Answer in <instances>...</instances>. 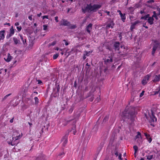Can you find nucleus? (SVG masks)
Segmentation results:
<instances>
[{
    "label": "nucleus",
    "instance_id": "1",
    "mask_svg": "<svg viewBox=\"0 0 160 160\" xmlns=\"http://www.w3.org/2000/svg\"><path fill=\"white\" fill-rule=\"evenodd\" d=\"M121 116L124 121L131 124L133 122L135 116L134 108L127 106L124 111L122 112Z\"/></svg>",
    "mask_w": 160,
    "mask_h": 160
},
{
    "label": "nucleus",
    "instance_id": "2",
    "mask_svg": "<svg viewBox=\"0 0 160 160\" xmlns=\"http://www.w3.org/2000/svg\"><path fill=\"white\" fill-rule=\"evenodd\" d=\"M101 7V5L100 4H94L92 5L90 3L89 4H87V6L84 8H82V11L84 13H85L86 12H95L100 8Z\"/></svg>",
    "mask_w": 160,
    "mask_h": 160
},
{
    "label": "nucleus",
    "instance_id": "3",
    "mask_svg": "<svg viewBox=\"0 0 160 160\" xmlns=\"http://www.w3.org/2000/svg\"><path fill=\"white\" fill-rule=\"evenodd\" d=\"M22 136L20 135V134L18 135L17 132H14L12 135V138H11L9 140L8 139V143L9 145H11L12 146H14L16 144V143H15V141L20 138Z\"/></svg>",
    "mask_w": 160,
    "mask_h": 160
},
{
    "label": "nucleus",
    "instance_id": "4",
    "mask_svg": "<svg viewBox=\"0 0 160 160\" xmlns=\"http://www.w3.org/2000/svg\"><path fill=\"white\" fill-rule=\"evenodd\" d=\"M149 115L150 117L149 119V122L150 123V124L153 127H155V123L157 121V118L155 116L153 112H152L151 113L149 114Z\"/></svg>",
    "mask_w": 160,
    "mask_h": 160
},
{
    "label": "nucleus",
    "instance_id": "5",
    "mask_svg": "<svg viewBox=\"0 0 160 160\" xmlns=\"http://www.w3.org/2000/svg\"><path fill=\"white\" fill-rule=\"evenodd\" d=\"M106 64H108L112 62V56L111 55H108L107 57H106L104 60Z\"/></svg>",
    "mask_w": 160,
    "mask_h": 160
},
{
    "label": "nucleus",
    "instance_id": "6",
    "mask_svg": "<svg viewBox=\"0 0 160 160\" xmlns=\"http://www.w3.org/2000/svg\"><path fill=\"white\" fill-rule=\"evenodd\" d=\"M137 133V134L135 136V139L137 140V142L140 144L142 142V138L141 133L140 132H138Z\"/></svg>",
    "mask_w": 160,
    "mask_h": 160
},
{
    "label": "nucleus",
    "instance_id": "7",
    "mask_svg": "<svg viewBox=\"0 0 160 160\" xmlns=\"http://www.w3.org/2000/svg\"><path fill=\"white\" fill-rule=\"evenodd\" d=\"M114 25V23L111 20H109L107 24L106 27V28L107 29H108L110 28H112Z\"/></svg>",
    "mask_w": 160,
    "mask_h": 160
},
{
    "label": "nucleus",
    "instance_id": "8",
    "mask_svg": "<svg viewBox=\"0 0 160 160\" xmlns=\"http://www.w3.org/2000/svg\"><path fill=\"white\" fill-rule=\"evenodd\" d=\"M150 77V76L148 75H147L144 77L142 82V84L143 85H145L148 82Z\"/></svg>",
    "mask_w": 160,
    "mask_h": 160
},
{
    "label": "nucleus",
    "instance_id": "9",
    "mask_svg": "<svg viewBox=\"0 0 160 160\" xmlns=\"http://www.w3.org/2000/svg\"><path fill=\"white\" fill-rule=\"evenodd\" d=\"M68 142V136L65 135L61 140V142L62 145L64 147L67 144Z\"/></svg>",
    "mask_w": 160,
    "mask_h": 160
},
{
    "label": "nucleus",
    "instance_id": "10",
    "mask_svg": "<svg viewBox=\"0 0 160 160\" xmlns=\"http://www.w3.org/2000/svg\"><path fill=\"white\" fill-rule=\"evenodd\" d=\"M118 12L119 13L120 15L121 19L123 22H125V20L126 18V15L125 13L122 14L120 10H118Z\"/></svg>",
    "mask_w": 160,
    "mask_h": 160
},
{
    "label": "nucleus",
    "instance_id": "11",
    "mask_svg": "<svg viewBox=\"0 0 160 160\" xmlns=\"http://www.w3.org/2000/svg\"><path fill=\"white\" fill-rule=\"evenodd\" d=\"M144 134L149 143H151L152 140V139L150 135L148 134L147 132L144 133Z\"/></svg>",
    "mask_w": 160,
    "mask_h": 160
},
{
    "label": "nucleus",
    "instance_id": "12",
    "mask_svg": "<svg viewBox=\"0 0 160 160\" xmlns=\"http://www.w3.org/2000/svg\"><path fill=\"white\" fill-rule=\"evenodd\" d=\"M12 57L10 55L9 53H8L7 56L4 58V59L6 61L9 62L12 59Z\"/></svg>",
    "mask_w": 160,
    "mask_h": 160
},
{
    "label": "nucleus",
    "instance_id": "13",
    "mask_svg": "<svg viewBox=\"0 0 160 160\" xmlns=\"http://www.w3.org/2000/svg\"><path fill=\"white\" fill-rule=\"evenodd\" d=\"M92 24L89 23L86 27V30L89 33H90L91 30L92 29Z\"/></svg>",
    "mask_w": 160,
    "mask_h": 160
},
{
    "label": "nucleus",
    "instance_id": "14",
    "mask_svg": "<svg viewBox=\"0 0 160 160\" xmlns=\"http://www.w3.org/2000/svg\"><path fill=\"white\" fill-rule=\"evenodd\" d=\"M139 22H140L139 21L137 20L135 21L134 22L132 23V25L130 27L131 30L132 31L133 29L135 28L136 25L138 24Z\"/></svg>",
    "mask_w": 160,
    "mask_h": 160
},
{
    "label": "nucleus",
    "instance_id": "15",
    "mask_svg": "<svg viewBox=\"0 0 160 160\" xmlns=\"http://www.w3.org/2000/svg\"><path fill=\"white\" fill-rule=\"evenodd\" d=\"M61 25L65 26H68L70 25V22L65 19H63Z\"/></svg>",
    "mask_w": 160,
    "mask_h": 160
},
{
    "label": "nucleus",
    "instance_id": "16",
    "mask_svg": "<svg viewBox=\"0 0 160 160\" xmlns=\"http://www.w3.org/2000/svg\"><path fill=\"white\" fill-rule=\"evenodd\" d=\"M120 43L118 42H116L114 44V47L115 51L119 50Z\"/></svg>",
    "mask_w": 160,
    "mask_h": 160
},
{
    "label": "nucleus",
    "instance_id": "17",
    "mask_svg": "<svg viewBox=\"0 0 160 160\" xmlns=\"http://www.w3.org/2000/svg\"><path fill=\"white\" fill-rule=\"evenodd\" d=\"M154 19L153 16L152 17H149L148 19V23L150 25H152L153 24V21Z\"/></svg>",
    "mask_w": 160,
    "mask_h": 160
},
{
    "label": "nucleus",
    "instance_id": "18",
    "mask_svg": "<svg viewBox=\"0 0 160 160\" xmlns=\"http://www.w3.org/2000/svg\"><path fill=\"white\" fill-rule=\"evenodd\" d=\"M159 81H160V74L155 76L153 79L154 82H157Z\"/></svg>",
    "mask_w": 160,
    "mask_h": 160
},
{
    "label": "nucleus",
    "instance_id": "19",
    "mask_svg": "<svg viewBox=\"0 0 160 160\" xmlns=\"http://www.w3.org/2000/svg\"><path fill=\"white\" fill-rule=\"evenodd\" d=\"M14 32L15 30L14 29L13 26H12L10 29V33L9 34V37L12 36L14 33Z\"/></svg>",
    "mask_w": 160,
    "mask_h": 160
},
{
    "label": "nucleus",
    "instance_id": "20",
    "mask_svg": "<svg viewBox=\"0 0 160 160\" xmlns=\"http://www.w3.org/2000/svg\"><path fill=\"white\" fill-rule=\"evenodd\" d=\"M154 95H156L159 93V96L160 97V86H159L154 92Z\"/></svg>",
    "mask_w": 160,
    "mask_h": 160
},
{
    "label": "nucleus",
    "instance_id": "21",
    "mask_svg": "<svg viewBox=\"0 0 160 160\" xmlns=\"http://www.w3.org/2000/svg\"><path fill=\"white\" fill-rule=\"evenodd\" d=\"M157 47H158L157 45H156L153 46V48H152V55H154V54L155 53V51L157 48Z\"/></svg>",
    "mask_w": 160,
    "mask_h": 160
},
{
    "label": "nucleus",
    "instance_id": "22",
    "mask_svg": "<svg viewBox=\"0 0 160 160\" xmlns=\"http://www.w3.org/2000/svg\"><path fill=\"white\" fill-rule=\"evenodd\" d=\"M4 32L3 31H0V40L3 39L4 38Z\"/></svg>",
    "mask_w": 160,
    "mask_h": 160
},
{
    "label": "nucleus",
    "instance_id": "23",
    "mask_svg": "<svg viewBox=\"0 0 160 160\" xmlns=\"http://www.w3.org/2000/svg\"><path fill=\"white\" fill-rule=\"evenodd\" d=\"M19 35L20 37V39H21V40H22V42H23V44H24L25 42H26V39L25 38L24 39L23 38V37L22 36V35H21V34H19Z\"/></svg>",
    "mask_w": 160,
    "mask_h": 160
},
{
    "label": "nucleus",
    "instance_id": "24",
    "mask_svg": "<svg viewBox=\"0 0 160 160\" xmlns=\"http://www.w3.org/2000/svg\"><path fill=\"white\" fill-rule=\"evenodd\" d=\"M13 40L14 42V43L15 44H17L18 43H19L20 42V41L19 40H18L16 38L14 37L13 38Z\"/></svg>",
    "mask_w": 160,
    "mask_h": 160
},
{
    "label": "nucleus",
    "instance_id": "25",
    "mask_svg": "<svg viewBox=\"0 0 160 160\" xmlns=\"http://www.w3.org/2000/svg\"><path fill=\"white\" fill-rule=\"evenodd\" d=\"M149 16V14H148L147 15L142 16L141 18V19H144L145 20H148V18Z\"/></svg>",
    "mask_w": 160,
    "mask_h": 160
},
{
    "label": "nucleus",
    "instance_id": "26",
    "mask_svg": "<svg viewBox=\"0 0 160 160\" xmlns=\"http://www.w3.org/2000/svg\"><path fill=\"white\" fill-rule=\"evenodd\" d=\"M133 149L135 151V154L137 152V151L138 150V147L137 146H136V145L134 146L133 147Z\"/></svg>",
    "mask_w": 160,
    "mask_h": 160
},
{
    "label": "nucleus",
    "instance_id": "27",
    "mask_svg": "<svg viewBox=\"0 0 160 160\" xmlns=\"http://www.w3.org/2000/svg\"><path fill=\"white\" fill-rule=\"evenodd\" d=\"M59 56V54L58 53H56L53 55V59H56Z\"/></svg>",
    "mask_w": 160,
    "mask_h": 160
},
{
    "label": "nucleus",
    "instance_id": "28",
    "mask_svg": "<svg viewBox=\"0 0 160 160\" xmlns=\"http://www.w3.org/2000/svg\"><path fill=\"white\" fill-rule=\"evenodd\" d=\"M34 100L35 102V103L36 104H38L39 102V100L38 97H35L34 98Z\"/></svg>",
    "mask_w": 160,
    "mask_h": 160
},
{
    "label": "nucleus",
    "instance_id": "29",
    "mask_svg": "<svg viewBox=\"0 0 160 160\" xmlns=\"http://www.w3.org/2000/svg\"><path fill=\"white\" fill-rule=\"evenodd\" d=\"M16 28L18 30V32H20L21 31L22 28V27L20 25L19 26L17 27Z\"/></svg>",
    "mask_w": 160,
    "mask_h": 160
},
{
    "label": "nucleus",
    "instance_id": "30",
    "mask_svg": "<svg viewBox=\"0 0 160 160\" xmlns=\"http://www.w3.org/2000/svg\"><path fill=\"white\" fill-rule=\"evenodd\" d=\"M11 93H9L7 95H6L3 98L2 100H6L8 97L9 96L11 95Z\"/></svg>",
    "mask_w": 160,
    "mask_h": 160
},
{
    "label": "nucleus",
    "instance_id": "31",
    "mask_svg": "<svg viewBox=\"0 0 160 160\" xmlns=\"http://www.w3.org/2000/svg\"><path fill=\"white\" fill-rule=\"evenodd\" d=\"M109 116L108 115L106 116L103 119V122H106L108 119Z\"/></svg>",
    "mask_w": 160,
    "mask_h": 160
},
{
    "label": "nucleus",
    "instance_id": "32",
    "mask_svg": "<svg viewBox=\"0 0 160 160\" xmlns=\"http://www.w3.org/2000/svg\"><path fill=\"white\" fill-rule=\"evenodd\" d=\"M84 54L87 56H88L90 54V52L85 51L84 52Z\"/></svg>",
    "mask_w": 160,
    "mask_h": 160
},
{
    "label": "nucleus",
    "instance_id": "33",
    "mask_svg": "<svg viewBox=\"0 0 160 160\" xmlns=\"http://www.w3.org/2000/svg\"><path fill=\"white\" fill-rule=\"evenodd\" d=\"M153 156L152 155H150L147 157V159L149 160L152 159L153 158Z\"/></svg>",
    "mask_w": 160,
    "mask_h": 160
},
{
    "label": "nucleus",
    "instance_id": "34",
    "mask_svg": "<svg viewBox=\"0 0 160 160\" xmlns=\"http://www.w3.org/2000/svg\"><path fill=\"white\" fill-rule=\"evenodd\" d=\"M43 29L44 30H46L47 29L48 26L46 25H43Z\"/></svg>",
    "mask_w": 160,
    "mask_h": 160
},
{
    "label": "nucleus",
    "instance_id": "35",
    "mask_svg": "<svg viewBox=\"0 0 160 160\" xmlns=\"http://www.w3.org/2000/svg\"><path fill=\"white\" fill-rule=\"evenodd\" d=\"M75 127H73L72 129L71 130V132H73V134L75 135L76 132L74 131V129H75Z\"/></svg>",
    "mask_w": 160,
    "mask_h": 160
},
{
    "label": "nucleus",
    "instance_id": "36",
    "mask_svg": "<svg viewBox=\"0 0 160 160\" xmlns=\"http://www.w3.org/2000/svg\"><path fill=\"white\" fill-rule=\"evenodd\" d=\"M144 92H145L144 91H142L141 93L140 94V95H139L140 97H142L144 95Z\"/></svg>",
    "mask_w": 160,
    "mask_h": 160
},
{
    "label": "nucleus",
    "instance_id": "37",
    "mask_svg": "<svg viewBox=\"0 0 160 160\" xmlns=\"http://www.w3.org/2000/svg\"><path fill=\"white\" fill-rule=\"evenodd\" d=\"M103 11L105 13H107V15H108V16H110V12H109V11H107V10H104V11Z\"/></svg>",
    "mask_w": 160,
    "mask_h": 160
},
{
    "label": "nucleus",
    "instance_id": "38",
    "mask_svg": "<svg viewBox=\"0 0 160 160\" xmlns=\"http://www.w3.org/2000/svg\"><path fill=\"white\" fill-rule=\"evenodd\" d=\"M42 19H44L45 18H47V19L48 18V16H47V15L44 16H42Z\"/></svg>",
    "mask_w": 160,
    "mask_h": 160
},
{
    "label": "nucleus",
    "instance_id": "39",
    "mask_svg": "<svg viewBox=\"0 0 160 160\" xmlns=\"http://www.w3.org/2000/svg\"><path fill=\"white\" fill-rule=\"evenodd\" d=\"M64 155V152H62L61 153H60L58 154V156H63Z\"/></svg>",
    "mask_w": 160,
    "mask_h": 160
},
{
    "label": "nucleus",
    "instance_id": "40",
    "mask_svg": "<svg viewBox=\"0 0 160 160\" xmlns=\"http://www.w3.org/2000/svg\"><path fill=\"white\" fill-rule=\"evenodd\" d=\"M19 23L18 22H16V23H15V25L16 26V27H17V26H19Z\"/></svg>",
    "mask_w": 160,
    "mask_h": 160
},
{
    "label": "nucleus",
    "instance_id": "41",
    "mask_svg": "<svg viewBox=\"0 0 160 160\" xmlns=\"http://www.w3.org/2000/svg\"><path fill=\"white\" fill-rule=\"evenodd\" d=\"M43 158L40 157H38L36 160H42Z\"/></svg>",
    "mask_w": 160,
    "mask_h": 160
},
{
    "label": "nucleus",
    "instance_id": "42",
    "mask_svg": "<svg viewBox=\"0 0 160 160\" xmlns=\"http://www.w3.org/2000/svg\"><path fill=\"white\" fill-rule=\"evenodd\" d=\"M37 82H38V84H41L42 83V81L38 79L37 80Z\"/></svg>",
    "mask_w": 160,
    "mask_h": 160
},
{
    "label": "nucleus",
    "instance_id": "43",
    "mask_svg": "<svg viewBox=\"0 0 160 160\" xmlns=\"http://www.w3.org/2000/svg\"><path fill=\"white\" fill-rule=\"evenodd\" d=\"M76 26L75 25H73L70 27V28L71 29H74L76 28Z\"/></svg>",
    "mask_w": 160,
    "mask_h": 160
},
{
    "label": "nucleus",
    "instance_id": "44",
    "mask_svg": "<svg viewBox=\"0 0 160 160\" xmlns=\"http://www.w3.org/2000/svg\"><path fill=\"white\" fill-rule=\"evenodd\" d=\"M118 156V158L120 159H122V158H121L122 154H121L119 153V155Z\"/></svg>",
    "mask_w": 160,
    "mask_h": 160
},
{
    "label": "nucleus",
    "instance_id": "45",
    "mask_svg": "<svg viewBox=\"0 0 160 160\" xmlns=\"http://www.w3.org/2000/svg\"><path fill=\"white\" fill-rule=\"evenodd\" d=\"M58 17H55V20L56 21V22H58Z\"/></svg>",
    "mask_w": 160,
    "mask_h": 160
},
{
    "label": "nucleus",
    "instance_id": "46",
    "mask_svg": "<svg viewBox=\"0 0 160 160\" xmlns=\"http://www.w3.org/2000/svg\"><path fill=\"white\" fill-rule=\"evenodd\" d=\"M57 91L58 92L60 89V87L59 85H58L57 88Z\"/></svg>",
    "mask_w": 160,
    "mask_h": 160
},
{
    "label": "nucleus",
    "instance_id": "47",
    "mask_svg": "<svg viewBox=\"0 0 160 160\" xmlns=\"http://www.w3.org/2000/svg\"><path fill=\"white\" fill-rule=\"evenodd\" d=\"M28 18L29 20H30L31 21H32V15L29 16L28 17Z\"/></svg>",
    "mask_w": 160,
    "mask_h": 160
},
{
    "label": "nucleus",
    "instance_id": "48",
    "mask_svg": "<svg viewBox=\"0 0 160 160\" xmlns=\"http://www.w3.org/2000/svg\"><path fill=\"white\" fill-rule=\"evenodd\" d=\"M63 41H64L65 42V44L67 46V45H68V43L66 42V40H63Z\"/></svg>",
    "mask_w": 160,
    "mask_h": 160
},
{
    "label": "nucleus",
    "instance_id": "49",
    "mask_svg": "<svg viewBox=\"0 0 160 160\" xmlns=\"http://www.w3.org/2000/svg\"><path fill=\"white\" fill-rule=\"evenodd\" d=\"M100 100V98L99 97H98L96 99V101H97L98 102Z\"/></svg>",
    "mask_w": 160,
    "mask_h": 160
},
{
    "label": "nucleus",
    "instance_id": "50",
    "mask_svg": "<svg viewBox=\"0 0 160 160\" xmlns=\"http://www.w3.org/2000/svg\"><path fill=\"white\" fill-rule=\"evenodd\" d=\"M115 155L117 157L118 155V153L117 151H116L115 153Z\"/></svg>",
    "mask_w": 160,
    "mask_h": 160
},
{
    "label": "nucleus",
    "instance_id": "51",
    "mask_svg": "<svg viewBox=\"0 0 160 160\" xmlns=\"http://www.w3.org/2000/svg\"><path fill=\"white\" fill-rule=\"evenodd\" d=\"M86 58V56L85 54H83V60H85Z\"/></svg>",
    "mask_w": 160,
    "mask_h": 160
},
{
    "label": "nucleus",
    "instance_id": "52",
    "mask_svg": "<svg viewBox=\"0 0 160 160\" xmlns=\"http://www.w3.org/2000/svg\"><path fill=\"white\" fill-rule=\"evenodd\" d=\"M56 50H59V51H62V49H59V48L58 47H57L55 49Z\"/></svg>",
    "mask_w": 160,
    "mask_h": 160
},
{
    "label": "nucleus",
    "instance_id": "53",
    "mask_svg": "<svg viewBox=\"0 0 160 160\" xmlns=\"http://www.w3.org/2000/svg\"><path fill=\"white\" fill-rule=\"evenodd\" d=\"M42 13L41 12H40L39 13L37 14V16L38 17H40L42 15Z\"/></svg>",
    "mask_w": 160,
    "mask_h": 160
},
{
    "label": "nucleus",
    "instance_id": "54",
    "mask_svg": "<svg viewBox=\"0 0 160 160\" xmlns=\"http://www.w3.org/2000/svg\"><path fill=\"white\" fill-rule=\"evenodd\" d=\"M13 118H12L10 120V122L11 123H12V122H13Z\"/></svg>",
    "mask_w": 160,
    "mask_h": 160
},
{
    "label": "nucleus",
    "instance_id": "55",
    "mask_svg": "<svg viewBox=\"0 0 160 160\" xmlns=\"http://www.w3.org/2000/svg\"><path fill=\"white\" fill-rule=\"evenodd\" d=\"M145 25V24H144L143 25V27H145L146 28H148V27L147 26H146Z\"/></svg>",
    "mask_w": 160,
    "mask_h": 160
},
{
    "label": "nucleus",
    "instance_id": "56",
    "mask_svg": "<svg viewBox=\"0 0 160 160\" xmlns=\"http://www.w3.org/2000/svg\"><path fill=\"white\" fill-rule=\"evenodd\" d=\"M98 13L99 14H100V16H102V13H101V11H98Z\"/></svg>",
    "mask_w": 160,
    "mask_h": 160
},
{
    "label": "nucleus",
    "instance_id": "57",
    "mask_svg": "<svg viewBox=\"0 0 160 160\" xmlns=\"http://www.w3.org/2000/svg\"><path fill=\"white\" fill-rule=\"evenodd\" d=\"M140 13L141 14H142L143 13H144V11L141 10V11Z\"/></svg>",
    "mask_w": 160,
    "mask_h": 160
},
{
    "label": "nucleus",
    "instance_id": "58",
    "mask_svg": "<svg viewBox=\"0 0 160 160\" xmlns=\"http://www.w3.org/2000/svg\"><path fill=\"white\" fill-rule=\"evenodd\" d=\"M73 111V109L72 108H71L70 109H69V112H72Z\"/></svg>",
    "mask_w": 160,
    "mask_h": 160
},
{
    "label": "nucleus",
    "instance_id": "59",
    "mask_svg": "<svg viewBox=\"0 0 160 160\" xmlns=\"http://www.w3.org/2000/svg\"><path fill=\"white\" fill-rule=\"evenodd\" d=\"M55 43L54 42H52L51 45H52V46H54L55 45Z\"/></svg>",
    "mask_w": 160,
    "mask_h": 160
},
{
    "label": "nucleus",
    "instance_id": "60",
    "mask_svg": "<svg viewBox=\"0 0 160 160\" xmlns=\"http://www.w3.org/2000/svg\"><path fill=\"white\" fill-rule=\"evenodd\" d=\"M86 66L88 67H89L90 66V65L88 63H87L86 64Z\"/></svg>",
    "mask_w": 160,
    "mask_h": 160
},
{
    "label": "nucleus",
    "instance_id": "61",
    "mask_svg": "<svg viewBox=\"0 0 160 160\" xmlns=\"http://www.w3.org/2000/svg\"><path fill=\"white\" fill-rule=\"evenodd\" d=\"M61 54L62 55H63V54H64V52H63V51H62V50L61 51Z\"/></svg>",
    "mask_w": 160,
    "mask_h": 160
},
{
    "label": "nucleus",
    "instance_id": "62",
    "mask_svg": "<svg viewBox=\"0 0 160 160\" xmlns=\"http://www.w3.org/2000/svg\"><path fill=\"white\" fill-rule=\"evenodd\" d=\"M70 1L71 3L73 2V0H68L67 1Z\"/></svg>",
    "mask_w": 160,
    "mask_h": 160
},
{
    "label": "nucleus",
    "instance_id": "63",
    "mask_svg": "<svg viewBox=\"0 0 160 160\" xmlns=\"http://www.w3.org/2000/svg\"><path fill=\"white\" fill-rule=\"evenodd\" d=\"M28 124H29L30 125V126H31V125H32V124L30 123V122H28Z\"/></svg>",
    "mask_w": 160,
    "mask_h": 160
},
{
    "label": "nucleus",
    "instance_id": "64",
    "mask_svg": "<svg viewBox=\"0 0 160 160\" xmlns=\"http://www.w3.org/2000/svg\"><path fill=\"white\" fill-rule=\"evenodd\" d=\"M140 160H144V159L142 158H141Z\"/></svg>",
    "mask_w": 160,
    "mask_h": 160
}]
</instances>
